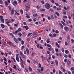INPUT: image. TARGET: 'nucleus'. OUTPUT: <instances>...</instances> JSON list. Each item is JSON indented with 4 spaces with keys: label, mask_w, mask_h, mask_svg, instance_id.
Masks as SVG:
<instances>
[{
    "label": "nucleus",
    "mask_w": 74,
    "mask_h": 74,
    "mask_svg": "<svg viewBox=\"0 0 74 74\" xmlns=\"http://www.w3.org/2000/svg\"><path fill=\"white\" fill-rule=\"evenodd\" d=\"M48 50H49L50 51H51L53 53H55V50L53 49L52 47L48 48Z\"/></svg>",
    "instance_id": "1"
},
{
    "label": "nucleus",
    "mask_w": 74,
    "mask_h": 74,
    "mask_svg": "<svg viewBox=\"0 0 74 74\" xmlns=\"http://www.w3.org/2000/svg\"><path fill=\"white\" fill-rule=\"evenodd\" d=\"M46 5H45V7L47 8V9H49L50 8V5L48 3H46Z\"/></svg>",
    "instance_id": "2"
},
{
    "label": "nucleus",
    "mask_w": 74,
    "mask_h": 74,
    "mask_svg": "<svg viewBox=\"0 0 74 74\" xmlns=\"http://www.w3.org/2000/svg\"><path fill=\"white\" fill-rule=\"evenodd\" d=\"M19 54H16V59L18 62H19V56L18 55H19Z\"/></svg>",
    "instance_id": "3"
},
{
    "label": "nucleus",
    "mask_w": 74,
    "mask_h": 74,
    "mask_svg": "<svg viewBox=\"0 0 74 74\" xmlns=\"http://www.w3.org/2000/svg\"><path fill=\"white\" fill-rule=\"evenodd\" d=\"M12 4L14 7H16V5H18V3H17V2L16 1H14V2H12Z\"/></svg>",
    "instance_id": "4"
},
{
    "label": "nucleus",
    "mask_w": 74,
    "mask_h": 74,
    "mask_svg": "<svg viewBox=\"0 0 74 74\" xmlns=\"http://www.w3.org/2000/svg\"><path fill=\"white\" fill-rule=\"evenodd\" d=\"M70 70L71 71L72 73L73 74H74V67H72L70 69Z\"/></svg>",
    "instance_id": "5"
},
{
    "label": "nucleus",
    "mask_w": 74,
    "mask_h": 74,
    "mask_svg": "<svg viewBox=\"0 0 74 74\" xmlns=\"http://www.w3.org/2000/svg\"><path fill=\"white\" fill-rule=\"evenodd\" d=\"M64 29L66 31V32H69V27H68L65 26L64 27Z\"/></svg>",
    "instance_id": "6"
},
{
    "label": "nucleus",
    "mask_w": 74,
    "mask_h": 74,
    "mask_svg": "<svg viewBox=\"0 0 74 74\" xmlns=\"http://www.w3.org/2000/svg\"><path fill=\"white\" fill-rule=\"evenodd\" d=\"M41 58H42V61H44V60H46V59L44 57V56H41Z\"/></svg>",
    "instance_id": "7"
},
{
    "label": "nucleus",
    "mask_w": 74,
    "mask_h": 74,
    "mask_svg": "<svg viewBox=\"0 0 74 74\" xmlns=\"http://www.w3.org/2000/svg\"><path fill=\"white\" fill-rule=\"evenodd\" d=\"M4 3L5 7L7 8L8 7V2H7V1H5Z\"/></svg>",
    "instance_id": "8"
},
{
    "label": "nucleus",
    "mask_w": 74,
    "mask_h": 74,
    "mask_svg": "<svg viewBox=\"0 0 74 74\" xmlns=\"http://www.w3.org/2000/svg\"><path fill=\"white\" fill-rule=\"evenodd\" d=\"M14 40L15 42H16V43H18L19 42L18 41V39L15 38L14 39Z\"/></svg>",
    "instance_id": "9"
},
{
    "label": "nucleus",
    "mask_w": 74,
    "mask_h": 74,
    "mask_svg": "<svg viewBox=\"0 0 74 74\" xmlns=\"http://www.w3.org/2000/svg\"><path fill=\"white\" fill-rule=\"evenodd\" d=\"M24 28H25L26 29V30H27L28 29H29V27L28 26L26 25V26H23Z\"/></svg>",
    "instance_id": "10"
},
{
    "label": "nucleus",
    "mask_w": 74,
    "mask_h": 74,
    "mask_svg": "<svg viewBox=\"0 0 74 74\" xmlns=\"http://www.w3.org/2000/svg\"><path fill=\"white\" fill-rule=\"evenodd\" d=\"M26 51L27 53L28 54H29L30 52L29 51V49H28V48H27L26 49Z\"/></svg>",
    "instance_id": "11"
},
{
    "label": "nucleus",
    "mask_w": 74,
    "mask_h": 74,
    "mask_svg": "<svg viewBox=\"0 0 74 74\" xmlns=\"http://www.w3.org/2000/svg\"><path fill=\"white\" fill-rule=\"evenodd\" d=\"M59 25L62 28V29L63 28V25L61 23H59Z\"/></svg>",
    "instance_id": "12"
},
{
    "label": "nucleus",
    "mask_w": 74,
    "mask_h": 74,
    "mask_svg": "<svg viewBox=\"0 0 74 74\" xmlns=\"http://www.w3.org/2000/svg\"><path fill=\"white\" fill-rule=\"evenodd\" d=\"M11 13V15H12L14 14V9H12Z\"/></svg>",
    "instance_id": "13"
},
{
    "label": "nucleus",
    "mask_w": 74,
    "mask_h": 74,
    "mask_svg": "<svg viewBox=\"0 0 74 74\" xmlns=\"http://www.w3.org/2000/svg\"><path fill=\"white\" fill-rule=\"evenodd\" d=\"M0 21L2 23H4V19L3 18L2 19H1Z\"/></svg>",
    "instance_id": "14"
},
{
    "label": "nucleus",
    "mask_w": 74,
    "mask_h": 74,
    "mask_svg": "<svg viewBox=\"0 0 74 74\" xmlns=\"http://www.w3.org/2000/svg\"><path fill=\"white\" fill-rule=\"evenodd\" d=\"M70 63H71V62H70V61L69 60H68L67 62V64L68 65H69L70 64Z\"/></svg>",
    "instance_id": "15"
},
{
    "label": "nucleus",
    "mask_w": 74,
    "mask_h": 74,
    "mask_svg": "<svg viewBox=\"0 0 74 74\" xmlns=\"http://www.w3.org/2000/svg\"><path fill=\"white\" fill-rule=\"evenodd\" d=\"M0 25L1 27H2V28H4V27H5V26L4 25H3V24H0Z\"/></svg>",
    "instance_id": "16"
},
{
    "label": "nucleus",
    "mask_w": 74,
    "mask_h": 74,
    "mask_svg": "<svg viewBox=\"0 0 74 74\" xmlns=\"http://www.w3.org/2000/svg\"><path fill=\"white\" fill-rule=\"evenodd\" d=\"M21 66L23 68H25V67L24 66V65H23V62L21 64Z\"/></svg>",
    "instance_id": "17"
},
{
    "label": "nucleus",
    "mask_w": 74,
    "mask_h": 74,
    "mask_svg": "<svg viewBox=\"0 0 74 74\" xmlns=\"http://www.w3.org/2000/svg\"><path fill=\"white\" fill-rule=\"evenodd\" d=\"M55 63L56 64V66H58V60H55Z\"/></svg>",
    "instance_id": "18"
},
{
    "label": "nucleus",
    "mask_w": 74,
    "mask_h": 74,
    "mask_svg": "<svg viewBox=\"0 0 74 74\" xmlns=\"http://www.w3.org/2000/svg\"><path fill=\"white\" fill-rule=\"evenodd\" d=\"M20 12L21 14H23V12L22 9H21L20 10Z\"/></svg>",
    "instance_id": "19"
},
{
    "label": "nucleus",
    "mask_w": 74,
    "mask_h": 74,
    "mask_svg": "<svg viewBox=\"0 0 74 74\" xmlns=\"http://www.w3.org/2000/svg\"><path fill=\"white\" fill-rule=\"evenodd\" d=\"M29 69L30 71H33V70H32V69L31 68V67L29 66Z\"/></svg>",
    "instance_id": "20"
},
{
    "label": "nucleus",
    "mask_w": 74,
    "mask_h": 74,
    "mask_svg": "<svg viewBox=\"0 0 74 74\" xmlns=\"http://www.w3.org/2000/svg\"><path fill=\"white\" fill-rule=\"evenodd\" d=\"M61 51L62 52H64V48L62 47L61 48Z\"/></svg>",
    "instance_id": "21"
},
{
    "label": "nucleus",
    "mask_w": 74,
    "mask_h": 74,
    "mask_svg": "<svg viewBox=\"0 0 74 74\" xmlns=\"http://www.w3.org/2000/svg\"><path fill=\"white\" fill-rule=\"evenodd\" d=\"M19 58H20V62H21V63H23V60H22V58H21V56H20Z\"/></svg>",
    "instance_id": "22"
},
{
    "label": "nucleus",
    "mask_w": 74,
    "mask_h": 74,
    "mask_svg": "<svg viewBox=\"0 0 74 74\" xmlns=\"http://www.w3.org/2000/svg\"><path fill=\"white\" fill-rule=\"evenodd\" d=\"M49 40H49V38L47 39V44H48L49 42H50V41H49Z\"/></svg>",
    "instance_id": "23"
},
{
    "label": "nucleus",
    "mask_w": 74,
    "mask_h": 74,
    "mask_svg": "<svg viewBox=\"0 0 74 74\" xmlns=\"http://www.w3.org/2000/svg\"><path fill=\"white\" fill-rule=\"evenodd\" d=\"M41 8V7L39 5H37V10H40V9Z\"/></svg>",
    "instance_id": "24"
},
{
    "label": "nucleus",
    "mask_w": 74,
    "mask_h": 74,
    "mask_svg": "<svg viewBox=\"0 0 74 74\" xmlns=\"http://www.w3.org/2000/svg\"><path fill=\"white\" fill-rule=\"evenodd\" d=\"M40 11H42H42H45V10L44 9H40Z\"/></svg>",
    "instance_id": "25"
},
{
    "label": "nucleus",
    "mask_w": 74,
    "mask_h": 74,
    "mask_svg": "<svg viewBox=\"0 0 74 74\" xmlns=\"http://www.w3.org/2000/svg\"><path fill=\"white\" fill-rule=\"evenodd\" d=\"M49 36L50 38H52L53 37V35L51 34H49Z\"/></svg>",
    "instance_id": "26"
},
{
    "label": "nucleus",
    "mask_w": 74,
    "mask_h": 74,
    "mask_svg": "<svg viewBox=\"0 0 74 74\" xmlns=\"http://www.w3.org/2000/svg\"><path fill=\"white\" fill-rule=\"evenodd\" d=\"M65 52L66 54H67V53H68L69 52V51H68V50H66L65 51Z\"/></svg>",
    "instance_id": "27"
},
{
    "label": "nucleus",
    "mask_w": 74,
    "mask_h": 74,
    "mask_svg": "<svg viewBox=\"0 0 74 74\" xmlns=\"http://www.w3.org/2000/svg\"><path fill=\"white\" fill-rule=\"evenodd\" d=\"M62 17L63 18H65V19H66V18H67V16H63Z\"/></svg>",
    "instance_id": "28"
},
{
    "label": "nucleus",
    "mask_w": 74,
    "mask_h": 74,
    "mask_svg": "<svg viewBox=\"0 0 74 74\" xmlns=\"http://www.w3.org/2000/svg\"><path fill=\"white\" fill-rule=\"evenodd\" d=\"M18 33L19 31L18 30H17L16 31H15V34H18Z\"/></svg>",
    "instance_id": "29"
},
{
    "label": "nucleus",
    "mask_w": 74,
    "mask_h": 74,
    "mask_svg": "<svg viewBox=\"0 0 74 74\" xmlns=\"http://www.w3.org/2000/svg\"><path fill=\"white\" fill-rule=\"evenodd\" d=\"M21 56L23 58H25V59L26 58V56L24 54H23Z\"/></svg>",
    "instance_id": "30"
},
{
    "label": "nucleus",
    "mask_w": 74,
    "mask_h": 74,
    "mask_svg": "<svg viewBox=\"0 0 74 74\" xmlns=\"http://www.w3.org/2000/svg\"><path fill=\"white\" fill-rule=\"evenodd\" d=\"M17 40H18V41H21V40H22V39L20 38H17Z\"/></svg>",
    "instance_id": "31"
},
{
    "label": "nucleus",
    "mask_w": 74,
    "mask_h": 74,
    "mask_svg": "<svg viewBox=\"0 0 74 74\" xmlns=\"http://www.w3.org/2000/svg\"><path fill=\"white\" fill-rule=\"evenodd\" d=\"M17 30L18 32H21L22 31V29L20 28H18Z\"/></svg>",
    "instance_id": "32"
},
{
    "label": "nucleus",
    "mask_w": 74,
    "mask_h": 74,
    "mask_svg": "<svg viewBox=\"0 0 74 74\" xmlns=\"http://www.w3.org/2000/svg\"><path fill=\"white\" fill-rule=\"evenodd\" d=\"M51 19H54V17H53V15H51Z\"/></svg>",
    "instance_id": "33"
},
{
    "label": "nucleus",
    "mask_w": 74,
    "mask_h": 74,
    "mask_svg": "<svg viewBox=\"0 0 74 74\" xmlns=\"http://www.w3.org/2000/svg\"><path fill=\"white\" fill-rule=\"evenodd\" d=\"M33 34V33H32V32L29 33L28 34L27 36H28V37H29V36H30V35H31V34Z\"/></svg>",
    "instance_id": "34"
},
{
    "label": "nucleus",
    "mask_w": 74,
    "mask_h": 74,
    "mask_svg": "<svg viewBox=\"0 0 74 74\" xmlns=\"http://www.w3.org/2000/svg\"><path fill=\"white\" fill-rule=\"evenodd\" d=\"M3 60H4V61H5V62H7V59H6L5 57H3Z\"/></svg>",
    "instance_id": "35"
},
{
    "label": "nucleus",
    "mask_w": 74,
    "mask_h": 74,
    "mask_svg": "<svg viewBox=\"0 0 74 74\" xmlns=\"http://www.w3.org/2000/svg\"><path fill=\"white\" fill-rule=\"evenodd\" d=\"M0 4H3V1L1 0H0Z\"/></svg>",
    "instance_id": "36"
},
{
    "label": "nucleus",
    "mask_w": 74,
    "mask_h": 74,
    "mask_svg": "<svg viewBox=\"0 0 74 74\" xmlns=\"http://www.w3.org/2000/svg\"><path fill=\"white\" fill-rule=\"evenodd\" d=\"M24 45L22 46L21 47V50H22V49H24Z\"/></svg>",
    "instance_id": "37"
},
{
    "label": "nucleus",
    "mask_w": 74,
    "mask_h": 74,
    "mask_svg": "<svg viewBox=\"0 0 74 74\" xmlns=\"http://www.w3.org/2000/svg\"><path fill=\"white\" fill-rule=\"evenodd\" d=\"M56 10L57 11H59V10H61V8H57Z\"/></svg>",
    "instance_id": "38"
},
{
    "label": "nucleus",
    "mask_w": 74,
    "mask_h": 74,
    "mask_svg": "<svg viewBox=\"0 0 74 74\" xmlns=\"http://www.w3.org/2000/svg\"><path fill=\"white\" fill-rule=\"evenodd\" d=\"M12 59H13V60L14 61V62H15V63H16V60H15V58H13L12 57L11 58Z\"/></svg>",
    "instance_id": "39"
},
{
    "label": "nucleus",
    "mask_w": 74,
    "mask_h": 74,
    "mask_svg": "<svg viewBox=\"0 0 74 74\" xmlns=\"http://www.w3.org/2000/svg\"><path fill=\"white\" fill-rule=\"evenodd\" d=\"M56 14L57 16H59V13L58 12H56Z\"/></svg>",
    "instance_id": "40"
},
{
    "label": "nucleus",
    "mask_w": 74,
    "mask_h": 74,
    "mask_svg": "<svg viewBox=\"0 0 74 74\" xmlns=\"http://www.w3.org/2000/svg\"><path fill=\"white\" fill-rule=\"evenodd\" d=\"M62 2H63L64 3H67L66 0H62Z\"/></svg>",
    "instance_id": "41"
},
{
    "label": "nucleus",
    "mask_w": 74,
    "mask_h": 74,
    "mask_svg": "<svg viewBox=\"0 0 74 74\" xmlns=\"http://www.w3.org/2000/svg\"><path fill=\"white\" fill-rule=\"evenodd\" d=\"M37 14H33V16L34 17V16H37Z\"/></svg>",
    "instance_id": "42"
},
{
    "label": "nucleus",
    "mask_w": 74,
    "mask_h": 74,
    "mask_svg": "<svg viewBox=\"0 0 74 74\" xmlns=\"http://www.w3.org/2000/svg\"><path fill=\"white\" fill-rule=\"evenodd\" d=\"M18 35H19V36H20V37H21V36H22V34L19 33H18Z\"/></svg>",
    "instance_id": "43"
},
{
    "label": "nucleus",
    "mask_w": 74,
    "mask_h": 74,
    "mask_svg": "<svg viewBox=\"0 0 74 74\" xmlns=\"http://www.w3.org/2000/svg\"><path fill=\"white\" fill-rule=\"evenodd\" d=\"M68 57L69 58H71V55L70 54H69L68 55Z\"/></svg>",
    "instance_id": "44"
},
{
    "label": "nucleus",
    "mask_w": 74,
    "mask_h": 74,
    "mask_svg": "<svg viewBox=\"0 0 74 74\" xmlns=\"http://www.w3.org/2000/svg\"><path fill=\"white\" fill-rule=\"evenodd\" d=\"M64 58H67V56L66 54H64Z\"/></svg>",
    "instance_id": "45"
},
{
    "label": "nucleus",
    "mask_w": 74,
    "mask_h": 74,
    "mask_svg": "<svg viewBox=\"0 0 74 74\" xmlns=\"http://www.w3.org/2000/svg\"><path fill=\"white\" fill-rule=\"evenodd\" d=\"M52 58L53 59H55V56L54 55L52 56Z\"/></svg>",
    "instance_id": "46"
},
{
    "label": "nucleus",
    "mask_w": 74,
    "mask_h": 74,
    "mask_svg": "<svg viewBox=\"0 0 74 74\" xmlns=\"http://www.w3.org/2000/svg\"><path fill=\"white\" fill-rule=\"evenodd\" d=\"M0 19H3V16H0Z\"/></svg>",
    "instance_id": "47"
},
{
    "label": "nucleus",
    "mask_w": 74,
    "mask_h": 74,
    "mask_svg": "<svg viewBox=\"0 0 74 74\" xmlns=\"http://www.w3.org/2000/svg\"><path fill=\"white\" fill-rule=\"evenodd\" d=\"M24 44V41L23 40L21 41V45H23Z\"/></svg>",
    "instance_id": "48"
},
{
    "label": "nucleus",
    "mask_w": 74,
    "mask_h": 74,
    "mask_svg": "<svg viewBox=\"0 0 74 74\" xmlns=\"http://www.w3.org/2000/svg\"><path fill=\"white\" fill-rule=\"evenodd\" d=\"M47 46L48 47H50V48H51V45L49 44H47Z\"/></svg>",
    "instance_id": "49"
},
{
    "label": "nucleus",
    "mask_w": 74,
    "mask_h": 74,
    "mask_svg": "<svg viewBox=\"0 0 74 74\" xmlns=\"http://www.w3.org/2000/svg\"><path fill=\"white\" fill-rule=\"evenodd\" d=\"M25 6L26 7V8H28V9H29V8H30V7H29V6H27L26 5H25Z\"/></svg>",
    "instance_id": "50"
},
{
    "label": "nucleus",
    "mask_w": 74,
    "mask_h": 74,
    "mask_svg": "<svg viewBox=\"0 0 74 74\" xmlns=\"http://www.w3.org/2000/svg\"><path fill=\"white\" fill-rule=\"evenodd\" d=\"M26 18H28V19L30 18V16H29V15H27V16H26Z\"/></svg>",
    "instance_id": "51"
},
{
    "label": "nucleus",
    "mask_w": 74,
    "mask_h": 74,
    "mask_svg": "<svg viewBox=\"0 0 74 74\" xmlns=\"http://www.w3.org/2000/svg\"><path fill=\"white\" fill-rule=\"evenodd\" d=\"M20 55H21V56H22V55L23 54L22 53V52L21 51H20Z\"/></svg>",
    "instance_id": "52"
},
{
    "label": "nucleus",
    "mask_w": 74,
    "mask_h": 74,
    "mask_svg": "<svg viewBox=\"0 0 74 74\" xmlns=\"http://www.w3.org/2000/svg\"><path fill=\"white\" fill-rule=\"evenodd\" d=\"M8 62L9 63H11V60H10L9 59L8 60Z\"/></svg>",
    "instance_id": "53"
},
{
    "label": "nucleus",
    "mask_w": 74,
    "mask_h": 74,
    "mask_svg": "<svg viewBox=\"0 0 74 74\" xmlns=\"http://www.w3.org/2000/svg\"><path fill=\"white\" fill-rule=\"evenodd\" d=\"M41 71H44V67H41Z\"/></svg>",
    "instance_id": "54"
},
{
    "label": "nucleus",
    "mask_w": 74,
    "mask_h": 74,
    "mask_svg": "<svg viewBox=\"0 0 74 74\" xmlns=\"http://www.w3.org/2000/svg\"><path fill=\"white\" fill-rule=\"evenodd\" d=\"M41 3L42 4H44V1H41Z\"/></svg>",
    "instance_id": "55"
},
{
    "label": "nucleus",
    "mask_w": 74,
    "mask_h": 74,
    "mask_svg": "<svg viewBox=\"0 0 74 74\" xmlns=\"http://www.w3.org/2000/svg\"><path fill=\"white\" fill-rule=\"evenodd\" d=\"M55 32L56 33H57V34H58V33H59V31L58 30H56L55 31Z\"/></svg>",
    "instance_id": "56"
},
{
    "label": "nucleus",
    "mask_w": 74,
    "mask_h": 74,
    "mask_svg": "<svg viewBox=\"0 0 74 74\" xmlns=\"http://www.w3.org/2000/svg\"><path fill=\"white\" fill-rule=\"evenodd\" d=\"M65 45H68V43H67V42L65 41Z\"/></svg>",
    "instance_id": "57"
},
{
    "label": "nucleus",
    "mask_w": 74,
    "mask_h": 74,
    "mask_svg": "<svg viewBox=\"0 0 74 74\" xmlns=\"http://www.w3.org/2000/svg\"><path fill=\"white\" fill-rule=\"evenodd\" d=\"M39 46H40L39 44H37L36 45V47H37V48H39L40 47H39Z\"/></svg>",
    "instance_id": "58"
},
{
    "label": "nucleus",
    "mask_w": 74,
    "mask_h": 74,
    "mask_svg": "<svg viewBox=\"0 0 74 74\" xmlns=\"http://www.w3.org/2000/svg\"><path fill=\"white\" fill-rule=\"evenodd\" d=\"M55 50L57 52H58V51H59V50H58V48L55 49Z\"/></svg>",
    "instance_id": "59"
},
{
    "label": "nucleus",
    "mask_w": 74,
    "mask_h": 74,
    "mask_svg": "<svg viewBox=\"0 0 74 74\" xmlns=\"http://www.w3.org/2000/svg\"><path fill=\"white\" fill-rule=\"evenodd\" d=\"M27 61L29 63H30V61L29 60H27Z\"/></svg>",
    "instance_id": "60"
},
{
    "label": "nucleus",
    "mask_w": 74,
    "mask_h": 74,
    "mask_svg": "<svg viewBox=\"0 0 74 74\" xmlns=\"http://www.w3.org/2000/svg\"><path fill=\"white\" fill-rule=\"evenodd\" d=\"M59 74H62V72L60 71H59Z\"/></svg>",
    "instance_id": "61"
},
{
    "label": "nucleus",
    "mask_w": 74,
    "mask_h": 74,
    "mask_svg": "<svg viewBox=\"0 0 74 74\" xmlns=\"http://www.w3.org/2000/svg\"><path fill=\"white\" fill-rule=\"evenodd\" d=\"M9 43H10L9 45H10L11 46L13 44L11 42H10Z\"/></svg>",
    "instance_id": "62"
},
{
    "label": "nucleus",
    "mask_w": 74,
    "mask_h": 74,
    "mask_svg": "<svg viewBox=\"0 0 74 74\" xmlns=\"http://www.w3.org/2000/svg\"><path fill=\"white\" fill-rule=\"evenodd\" d=\"M71 42H72V43H73V42H74V39H71Z\"/></svg>",
    "instance_id": "63"
},
{
    "label": "nucleus",
    "mask_w": 74,
    "mask_h": 74,
    "mask_svg": "<svg viewBox=\"0 0 74 74\" xmlns=\"http://www.w3.org/2000/svg\"><path fill=\"white\" fill-rule=\"evenodd\" d=\"M50 11H51V12H53L54 11V10H53L51 9H50Z\"/></svg>",
    "instance_id": "64"
}]
</instances>
